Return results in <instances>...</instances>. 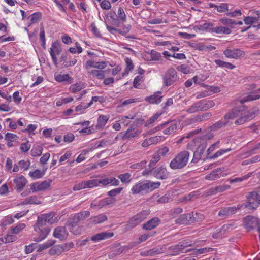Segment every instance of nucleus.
Segmentation results:
<instances>
[{
  "label": "nucleus",
  "instance_id": "aec40b11",
  "mask_svg": "<svg viewBox=\"0 0 260 260\" xmlns=\"http://www.w3.org/2000/svg\"><path fill=\"white\" fill-rule=\"evenodd\" d=\"M192 212L182 214L176 219V223L180 224H187L189 223H192Z\"/></svg>",
  "mask_w": 260,
  "mask_h": 260
},
{
  "label": "nucleus",
  "instance_id": "8fccbe9b",
  "mask_svg": "<svg viewBox=\"0 0 260 260\" xmlns=\"http://www.w3.org/2000/svg\"><path fill=\"white\" fill-rule=\"evenodd\" d=\"M252 174H253L252 172H249L247 175H245L241 177H238V178H236L235 179L230 180V183H235V182H241L244 180H246V179L249 178L251 176H252Z\"/></svg>",
  "mask_w": 260,
  "mask_h": 260
},
{
  "label": "nucleus",
  "instance_id": "c03bdc74",
  "mask_svg": "<svg viewBox=\"0 0 260 260\" xmlns=\"http://www.w3.org/2000/svg\"><path fill=\"white\" fill-rule=\"evenodd\" d=\"M117 18L123 23L125 22L126 20V16L121 7H119L118 9L117 14L116 15Z\"/></svg>",
  "mask_w": 260,
  "mask_h": 260
},
{
  "label": "nucleus",
  "instance_id": "4c0bfd02",
  "mask_svg": "<svg viewBox=\"0 0 260 260\" xmlns=\"http://www.w3.org/2000/svg\"><path fill=\"white\" fill-rule=\"evenodd\" d=\"M45 170L41 171L37 169L33 172H30L28 174L30 177L35 179L42 178L45 175Z\"/></svg>",
  "mask_w": 260,
  "mask_h": 260
},
{
  "label": "nucleus",
  "instance_id": "f704fd0d",
  "mask_svg": "<svg viewBox=\"0 0 260 260\" xmlns=\"http://www.w3.org/2000/svg\"><path fill=\"white\" fill-rule=\"evenodd\" d=\"M145 183L147 192L152 191L153 190L159 188L160 185V183L159 182H154L149 180H146Z\"/></svg>",
  "mask_w": 260,
  "mask_h": 260
},
{
  "label": "nucleus",
  "instance_id": "49530a36",
  "mask_svg": "<svg viewBox=\"0 0 260 260\" xmlns=\"http://www.w3.org/2000/svg\"><path fill=\"white\" fill-rule=\"evenodd\" d=\"M107 17H110V20H111V23L112 25L116 26V27H119L120 26V21L118 18H115L113 15V14L111 12H109L107 14Z\"/></svg>",
  "mask_w": 260,
  "mask_h": 260
},
{
  "label": "nucleus",
  "instance_id": "de8ad7c7",
  "mask_svg": "<svg viewBox=\"0 0 260 260\" xmlns=\"http://www.w3.org/2000/svg\"><path fill=\"white\" fill-rule=\"evenodd\" d=\"M43 148L41 146H36L34 147L31 150V154L32 156H38L41 155Z\"/></svg>",
  "mask_w": 260,
  "mask_h": 260
},
{
  "label": "nucleus",
  "instance_id": "7ed1b4c3",
  "mask_svg": "<svg viewBox=\"0 0 260 260\" xmlns=\"http://www.w3.org/2000/svg\"><path fill=\"white\" fill-rule=\"evenodd\" d=\"M150 214L149 210H143L134 216L126 224V229L129 230L145 220Z\"/></svg>",
  "mask_w": 260,
  "mask_h": 260
},
{
  "label": "nucleus",
  "instance_id": "7c9ffc66",
  "mask_svg": "<svg viewBox=\"0 0 260 260\" xmlns=\"http://www.w3.org/2000/svg\"><path fill=\"white\" fill-rule=\"evenodd\" d=\"M109 118V116L101 115L98 119L97 125L96 126L99 129L103 128L105 126Z\"/></svg>",
  "mask_w": 260,
  "mask_h": 260
},
{
  "label": "nucleus",
  "instance_id": "09e8293b",
  "mask_svg": "<svg viewBox=\"0 0 260 260\" xmlns=\"http://www.w3.org/2000/svg\"><path fill=\"white\" fill-rule=\"evenodd\" d=\"M90 214L89 211H83L76 214V215L77 216L79 220L81 221L88 218L90 216Z\"/></svg>",
  "mask_w": 260,
  "mask_h": 260
},
{
  "label": "nucleus",
  "instance_id": "0e129e2a",
  "mask_svg": "<svg viewBox=\"0 0 260 260\" xmlns=\"http://www.w3.org/2000/svg\"><path fill=\"white\" fill-rule=\"evenodd\" d=\"M84 182L86 188H92L98 185V179L90 180Z\"/></svg>",
  "mask_w": 260,
  "mask_h": 260
},
{
  "label": "nucleus",
  "instance_id": "473e14b6",
  "mask_svg": "<svg viewBox=\"0 0 260 260\" xmlns=\"http://www.w3.org/2000/svg\"><path fill=\"white\" fill-rule=\"evenodd\" d=\"M106 72V71L105 70H93L89 72V74L92 75L93 78L102 80L105 78Z\"/></svg>",
  "mask_w": 260,
  "mask_h": 260
},
{
  "label": "nucleus",
  "instance_id": "412c9836",
  "mask_svg": "<svg viewBox=\"0 0 260 260\" xmlns=\"http://www.w3.org/2000/svg\"><path fill=\"white\" fill-rule=\"evenodd\" d=\"M114 235L113 232H104L98 233L91 237V240L94 242L106 239L112 237Z\"/></svg>",
  "mask_w": 260,
  "mask_h": 260
},
{
  "label": "nucleus",
  "instance_id": "72a5a7b5",
  "mask_svg": "<svg viewBox=\"0 0 260 260\" xmlns=\"http://www.w3.org/2000/svg\"><path fill=\"white\" fill-rule=\"evenodd\" d=\"M202 111L206 110L215 106V103L211 100H202L200 101Z\"/></svg>",
  "mask_w": 260,
  "mask_h": 260
},
{
  "label": "nucleus",
  "instance_id": "c85d7f7f",
  "mask_svg": "<svg viewBox=\"0 0 260 260\" xmlns=\"http://www.w3.org/2000/svg\"><path fill=\"white\" fill-rule=\"evenodd\" d=\"M209 32H214L218 34H230L231 32L230 29L227 27L218 26L216 27L211 28L209 29Z\"/></svg>",
  "mask_w": 260,
  "mask_h": 260
},
{
  "label": "nucleus",
  "instance_id": "a878e982",
  "mask_svg": "<svg viewBox=\"0 0 260 260\" xmlns=\"http://www.w3.org/2000/svg\"><path fill=\"white\" fill-rule=\"evenodd\" d=\"M223 170L221 168H217L213 170L211 173L207 175L205 177L206 180H215L222 176Z\"/></svg>",
  "mask_w": 260,
  "mask_h": 260
},
{
  "label": "nucleus",
  "instance_id": "dca6fc26",
  "mask_svg": "<svg viewBox=\"0 0 260 260\" xmlns=\"http://www.w3.org/2000/svg\"><path fill=\"white\" fill-rule=\"evenodd\" d=\"M66 227L67 226H58L55 228L53 232L54 237L60 240L66 239L69 234Z\"/></svg>",
  "mask_w": 260,
  "mask_h": 260
},
{
  "label": "nucleus",
  "instance_id": "37998d69",
  "mask_svg": "<svg viewBox=\"0 0 260 260\" xmlns=\"http://www.w3.org/2000/svg\"><path fill=\"white\" fill-rule=\"evenodd\" d=\"M55 241L53 240H49L43 244L39 245L38 251L41 252L43 251L44 249H46L47 248H48L50 246H52L54 243Z\"/></svg>",
  "mask_w": 260,
  "mask_h": 260
},
{
  "label": "nucleus",
  "instance_id": "bf43d9fd",
  "mask_svg": "<svg viewBox=\"0 0 260 260\" xmlns=\"http://www.w3.org/2000/svg\"><path fill=\"white\" fill-rule=\"evenodd\" d=\"M25 227V224L24 223L19 224L16 226L12 228V229H11L12 233L15 234H17L22 230H23Z\"/></svg>",
  "mask_w": 260,
  "mask_h": 260
},
{
  "label": "nucleus",
  "instance_id": "4468645a",
  "mask_svg": "<svg viewBox=\"0 0 260 260\" xmlns=\"http://www.w3.org/2000/svg\"><path fill=\"white\" fill-rule=\"evenodd\" d=\"M51 182V181L48 182L47 181H44L41 182H37L32 183L30 185V190L33 192L44 190L50 187Z\"/></svg>",
  "mask_w": 260,
  "mask_h": 260
},
{
  "label": "nucleus",
  "instance_id": "052dcab7",
  "mask_svg": "<svg viewBox=\"0 0 260 260\" xmlns=\"http://www.w3.org/2000/svg\"><path fill=\"white\" fill-rule=\"evenodd\" d=\"M232 227L231 224H225L222 228L216 231V233L220 236L224 235L225 232Z\"/></svg>",
  "mask_w": 260,
  "mask_h": 260
},
{
  "label": "nucleus",
  "instance_id": "c756f323",
  "mask_svg": "<svg viewBox=\"0 0 260 260\" xmlns=\"http://www.w3.org/2000/svg\"><path fill=\"white\" fill-rule=\"evenodd\" d=\"M107 220V217L104 214H101L90 218V222L94 224H99Z\"/></svg>",
  "mask_w": 260,
  "mask_h": 260
},
{
  "label": "nucleus",
  "instance_id": "0eeeda50",
  "mask_svg": "<svg viewBox=\"0 0 260 260\" xmlns=\"http://www.w3.org/2000/svg\"><path fill=\"white\" fill-rule=\"evenodd\" d=\"M57 221V219L55 217V214L52 213L49 214H42L38 217L37 226H44L47 223L52 224Z\"/></svg>",
  "mask_w": 260,
  "mask_h": 260
},
{
  "label": "nucleus",
  "instance_id": "5701e85b",
  "mask_svg": "<svg viewBox=\"0 0 260 260\" xmlns=\"http://www.w3.org/2000/svg\"><path fill=\"white\" fill-rule=\"evenodd\" d=\"M14 183L16 184L17 190L20 191L25 186L27 180L23 176L21 175L14 180Z\"/></svg>",
  "mask_w": 260,
  "mask_h": 260
},
{
  "label": "nucleus",
  "instance_id": "2f4dec72",
  "mask_svg": "<svg viewBox=\"0 0 260 260\" xmlns=\"http://www.w3.org/2000/svg\"><path fill=\"white\" fill-rule=\"evenodd\" d=\"M200 111H202L200 101L194 103L186 110V112L189 114H192Z\"/></svg>",
  "mask_w": 260,
  "mask_h": 260
},
{
  "label": "nucleus",
  "instance_id": "ea45409f",
  "mask_svg": "<svg viewBox=\"0 0 260 260\" xmlns=\"http://www.w3.org/2000/svg\"><path fill=\"white\" fill-rule=\"evenodd\" d=\"M231 151V148H228L226 149H220L215 153L213 155L209 156L206 157V159H212L217 158L225 153L229 152Z\"/></svg>",
  "mask_w": 260,
  "mask_h": 260
},
{
  "label": "nucleus",
  "instance_id": "338daca9",
  "mask_svg": "<svg viewBox=\"0 0 260 260\" xmlns=\"http://www.w3.org/2000/svg\"><path fill=\"white\" fill-rule=\"evenodd\" d=\"M25 201L28 204H40L37 196H32L25 199Z\"/></svg>",
  "mask_w": 260,
  "mask_h": 260
},
{
  "label": "nucleus",
  "instance_id": "39448f33",
  "mask_svg": "<svg viewBox=\"0 0 260 260\" xmlns=\"http://www.w3.org/2000/svg\"><path fill=\"white\" fill-rule=\"evenodd\" d=\"M259 110L257 108H254L249 111H244L241 118H237L234 122L236 125H241L246 121L253 119L256 115L258 114Z\"/></svg>",
  "mask_w": 260,
  "mask_h": 260
},
{
  "label": "nucleus",
  "instance_id": "680f3d73",
  "mask_svg": "<svg viewBox=\"0 0 260 260\" xmlns=\"http://www.w3.org/2000/svg\"><path fill=\"white\" fill-rule=\"evenodd\" d=\"M123 190V187H118L115 189H113L107 192V194L110 197H115L121 193Z\"/></svg>",
  "mask_w": 260,
  "mask_h": 260
},
{
  "label": "nucleus",
  "instance_id": "a18cd8bd",
  "mask_svg": "<svg viewBox=\"0 0 260 260\" xmlns=\"http://www.w3.org/2000/svg\"><path fill=\"white\" fill-rule=\"evenodd\" d=\"M41 18V13L39 12H36L31 15L28 17V19H30V24H32L38 22Z\"/></svg>",
  "mask_w": 260,
  "mask_h": 260
},
{
  "label": "nucleus",
  "instance_id": "e433bc0d",
  "mask_svg": "<svg viewBox=\"0 0 260 260\" xmlns=\"http://www.w3.org/2000/svg\"><path fill=\"white\" fill-rule=\"evenodd\" d=\"M118 178H119L122 183H129L131 182V174L129 173H125L124 174H121L118 175Z\"/></svg>",
  "mask_w": 260,
  "mask_h": 260
},
{
  "label": "nucleus",
  "instance_id": "864d4df0",
  "mask_svg": "<svg viewBox=\"0 0 260 260\" xmlns=\"http://www.w3.org/2000/svg\"><path fill=\"white\" fill-rule=\"evenodd\" d=\"M255 13L256 16L255 17V24L253 25V27H255L257 29H260V13L258 12V11H255L254 10L250 11V13Z\"/></svg>",
  "mask_w": 260,
  "mask_h": 260
},
{
  "label": "nucleus",
  "instance_id": "cd10ccee",
  "mask_svg": "<svg viewBox=\"0 0 260 260\" xmlns=\"http://www.w3.org/2000/svg\"><path fill=\"white\" fill-rule=\"evenodd\" d=\"M140 133L138 130H135L134 128H128L125 132V134L122 135L121 138L122 139H129L137 137Z\"/></svg>",
  "mask_w": 260,
  "mask_h": 260
},
{
  "label": "nucleus",
  "instance_id": "423d86ee",
  "mask_svg": "<svg viewBox=\"0 0 260 260\" xmlns=\"http://www.w3.org/2000/svg\"><path fill=\"white\" fill-rule=\"evenodd\" d=\"M80 222L76 214L70 217L67 222L66 223V226L74 235H79L81 233V229L78 225V223Z\"/></svg>",
  "mask_w": 260,
  "mask_h": 260
},
{
  "label": "nucleus",
  "instance_id": "603ef678",
  "mask_svg": "<svg viewBox=\"0 0 260 260\" xmlns=\"http://www.w3.org/2000/svg\"><path fill=\"white\" fill-rule=\"evenodd\" d=\"M176 69L183 74H187L190 72L189 67L186 64H181L177 67Z\"/></svg>",
  "mask_w": 260,
  "mask_h": 260
},
{
  "label": "nucleus",
  "instance_id": "e2e57ef3",
  "mask_svg": "<svg viewBox=\"0 0 260 260\" xmlns=\"http://www.w3.org/2000/svg\"><path fill=\"white\" fill-rule=\"evenodd\" d=\"M204 219V216L203 214L200 213H193L192 223L195 222H199L203 220Z\"/></svg>",
  "mask_w": 260,
  "mask_h": 260
},
{
  "label": "nucleus",
  "instance_id": "1a4fd4ad",
  "mask_svg": "<svg viewBox=\"0 0 260 260\" xmlns=\"http://www.w3.org/2000/svg\"><path fill=\"white\" fill-rule=\"evenodd\" d=\"M244 225L248 231L255 227L258 229L260 226V219L252 216H247L244 219Z\"/></svg>",
  "mask_w": 260,
  "mask_h": 260
},
{
  "label": "nucleus",
  "instance_id": "3c124183",
  "mask_svg": "<svg viewBox=\"0 0 260 260\" xmlns=\"http://www.w3.org/2000/svg\"><path fill=\"white\" fill-rule=\"evenodd\" d=\"M151 60L159 61L161 59L162 56L160 53L154 50H152L150 52Z\"/></svg>",
  "mask_w": 260,
  "mask_h": 260
},
{
  "label": "nucleus",
  "instance_id": "9b49d317",
  "mask_svg": "<svg viewBox=\"0 0 260 260\" xmlns=\"http://www.w3.org/2000/svg\"><path fill=\"white\" fill-rule=\"evenodd\" d=\"M243 207V205H238L237 206L227 207L222 208L218 212V216L220 217H228L234 214L238 210Z\"/></svg>",
  "mask_w": 260,
  "mask_h": 260
},
{
  "label": "nucleus",
  "instance_id": "b1692460",
  "mask_svg": "<svg viewBox=\"0 0 260 260\" xmlns=\"http://www.w3.org/2000/svg\"><path fill=\"white\" fill-rule=\"evenodd\" d=\"M260 98V94L257 93L256 90L250 92L248 94L242 98L240 100V102L241 104L244 103L252 101L259 99Z\"/></svg>",
  "mask_w": 260,
  "mask_h": 260
},
{
  "label": "nucleus",
  "instance_id": "6ab92c4d",
  "mask_svg": "<svg viewBox=\"0 0 260 260\" xmlns=\"http://www.w3.org/2000/svg\"><path fill=\"white\" fill-rule=\"evenodd\" d=\"M153 174L158 179H166L168 178L169 173L166 168L160 167L154 170Z\"/></svg>",
  "mask_w": 260,
  "mask_h": 260
},
{
  "label": "nucleus",
  "instance_id": "69168bd1",
  "mask_svg": "<svg viewBox=\"0 0 260 260\" xmlns=\"http://www.w3.org/2000/svg\"><path fill=\"white\" fill-rule=\"evenodd\" d=\"M212 250L211 248H203L198 249H193L194 252L193 253L196 255L201 254L203 253H205L206 252H208Z\"/></svg>",
  "mask_w": 260,
  "mask_h": 260
},
{
  "label": "nucleus",
  "instance_id": "79ce46f5",
  "mask_svg": "<svg viewBox=\"0 0 260 260\" xmlns=\"http://www.w3.org/2000/svg\"><path fill=\"white\" fill-rule=\"evenodd\" d=\"M169 250L171 251V255H176L182 251L183 249L180 247V245L177 244L169 247Z\"/></svg>",
  "mask_w": 260,
  "mask_h": 260
},
{
  "label": "nucleus",
  "instance_id": "13d9d810",
  "mask_svg": "<svg viewBox=\"0 0 260 260\" xmlns=\"http://www.w3.org/2000/svg\"><path fill=\"white\" fill-rule=\"evenodd\" d=\"M18 164L20 168L24 170H27L30 167V162L29 160L25 161L24 160H22L18 162Z\"/></svg>",
  "mask_w": 260,
  "mask_h": 260
},
{
  "label": "nucleus",
  "instance_id": "f8f14e48",
  "mask_svg": "<svg viewBox=\"0 0 260 260\" xmlns=\"http://www.w3.org/2000/svg\"><path fill=\"white\" fill-rule=\"evenodd\" d=\"M35 230L39 233V237L35 238V241L40 242L44 239L49 234L50 229L48 227H43V226H37V223L35 225Z\"/></svg>",
  "mask_w": 260,
  "mask_h": 260
},
{
  "label": "nucleus",
  "instance_id": "f3484780",
  "mask_svg": "<svg viewBox=\"0 0 260 260\" xmlns=\"http://www.w3.org/2000/svg\"><path fill=\"white\" fill-rule=\"evenodd\" d=\"M114 202V199L109 198H106L98 202H92L90 205V207L92 208H95L96 207L101 208L106 205H108L113 203Z\"/></svg>",
  "mask_w": 260,
  "mask_h": 260
},
{
  "label": "nucleus",
  "instance_id": "c9c22d12",
  "mask_svg": "<svg viewBox=\"0 0 260 260\" xmlns=\"http://www.w3.org/2000/svg\"><path fill=\"white\" fill-rule=\"evenodd\" d=\"M55 79L59 82L67 81L70 83L72 82V78L68 74L55 75Z\"/></svg>",
  "mask_w": 260,
  "mask_h": 260
},
{
  "label": "nucleus",
  "instance_id": "f03ea898",
  "mask_svg": "<svg viewBox=\"0 0 260 260\" xmlns=\"http://www.w3.org/2000/svg\"><path fill=\"white\" fill-rule=\"evenodd\" d=\"M247 200V203L242 204L243 207L252 210H255L260 204V187L256 190L250 192Z\"/></svg>",
  "mask_w": 260,
  "mask_h": 260
},
{
  "label": "nucleus",
  "instance_id": "f257e3e1",
  "mask_svg": "<svg viewBox=\"0 0 260 260\" xmlns=\"http://www.w3.org/2000/svg\"><path fill=\"white\" fill-rule=\"evenodd\" d=\"M189 155V152L186 150L180 152L171 161L170 167L173 170L182 169L187 165Z\"/></svg>",
  "mask_w": 260,
  "mask_h": 260
},
{
  "label": "nucleus",
  "instance_id": "58836bf2",
  "mask_svg": "<svg viewBox=\"0 0 260 260\" xmlns=\"http://www.w3.org/2000/svg\"><path fill=\"white\" fill-rule=\"evenodd\" d=\"M228 123V120H225V121L221 120L218 121L211 126V129L212 131H216L226 126Z\"/></svg>",
  "mask_w": 260,
  "mask_h": 260
},
{
  "label": "nucleus",
  "instance_id": "4be33fe9",
  "mask_svg": "<svg viewBox=\"0 0 260 260\" xmlns=\"http://www.w3.org/2000/svg\"><path fill=\"white\" fill-rule=\"evenodd\" d=\"M160 219L157 217H154L143 224L142 228L146 230H151L157 226L160 222Z\"/></svg>",
  "mask_w": 260,
  "mask_h": 260
},
{
  "label": "nucleus",
  "instance_id": "774afa93",
  "mask_svg": "<svg viewBox=\"0 0 260 260\" xmlns=\"http://www.w3.org/2000/svg\"><path fill=\"white\" fill-rule=\"evenodd\" d=\"M82 86L79 83L72 85L70 88V90L73 93H76L80 91L82 89Z\"/></svg>",
  "mask_w": 260,
  "mask_h": 260
},
{
  "label": "nucleus",
  "instance_id": "393cba45",
  "mask_svg": "<svg viewBox=\"0 0 260 260\" xmlns=\"http://www.w3.org/2000/svg\"><path fill=\"white\" fill-rule=\"evenodd\" d=\"M161 92L157 91L153 94L145 98V101L150 104H158L161 101L162 96L161 95Z\"/></svg>",
  "mask_w": 260,
  "mask_h": 260
},
{
  "label": "nucleus",
  "instance_id": "2eb2a0df",
  "mask_svg": "<svg viewBox=\"0 0 260 260\" xmlns=\"http://www.w3.org/2000/svg\"><path fill=\"white\" fill-rule=\"evenodd\" d=\"M207 145V143L206 142H203L198 147L193 153V157L191 160V162L195 164L198 162L201 159Z\"/></svg>",
  "mask_w": 260,
  "mask_h": 260
},
{
  "label": "nucleus",
  "instance_id": "a19ab883",
  "mask_svg": "<svg viewBox=\"0 0 260 260\" xmlns=\"http://www.w3.org/2000/svg\"><path fill=\"white\" fill-rule=\"evenodd\" d=\"M63 251L62 246L60 245H56L52 247L49 250V254L50 255H60Z\"/></svg>",
  "mask_w": 260,
  "mask_h": 260
},
{
  "label": "nucleus",
  "instance_id": "9d476101",
  "mask_svg": "<svg viewBox=\"0 0 260 260\" xmlns=\"http://www.w3.org/2000/svg\"><path fill=\"white\" fill-rule=\"evenodd\" d=\"M244 112L242 108L235 107L228 112L224 116L225 120L233 119L235 118H241Z\"/></svg>",
  "mask_w": 260,
  "mask_h": 260
},
{
  "label": "nucleus",
  "instance_id": "a211bd4d",
  "mask_svg": "<svg viewBox=\"0 0 260 260\" xmlns=\"http://www.w3.org/2000/svg\"><path fill=\"white\" fill-rule=\"evenodd\" d=\"M145 181H139L135 184L131 189L133 194H137L143 192H147Z\"/></svg>",
  "mask_w": 260,
  "mask_h": 260
},
{
  "label": "nucleus",
  "instance_id": "bb28decb",
  "mask_svg": "<svg viewBox=\"0 0 260 260\" xmlns=\"http://www.w3.org/2000/svg\"><path fill=\"white\" fill-rule=\"evenodd\" d=\"M212 114L211 112L204 113L200 115H198L194 118L190 120V124L197 122H201L205 121L212 116Z\"/></svg>",
  "mask_w": 260,
  "mask_h": 260
},
{
  "label": "nucleus",
  "instance_id": "20e7f679",
  "mask_svg": "<svg viewBox=\"0 0 260 260\" xmlns=\"http://www.w3.org/2000/svg\"><path fill=\"white\" fill-rule=\"evenodd\" d=\"M178 79L177 72L172 67L169 68L162 77L163 84L166 86L174 84Z\"/></svg>",
  "mask_w": 260,
  "mask_h": 260
},
{
  "label": "nucleus",
  "instance_id": "5fc2aeb1",
  "mask_svg": "<svg viewBox=\"0 0 260 260\" xmlns=\"http://www.w3.org/2000/svg\"><path fill=\"white\" fill-rule=\"evenodd\" d=\"M163 253L162 247L154 248L147 251V255L153 256L157 254Z\"/></svg>",
  "mask_w": 260,
  "mask_h": 260
},
{
  "label": "nucleus",
  "instance_id": "ddd939ff",
  "mask_svg": "<svg viewBox=\"0 0 260 260\" xmlns=\"http://www.w3.org/2000/svg\"><path fill=\"white\" fill-rule=\"evenodd\" d=\"M61 52V48L59 43L57 41L55 42L52 44L50 48V54L53 60V63L57 66V58L56 55H59Z\"/></svg>",
  "mask_w": 260,
  "mask_h": 260
},
{
  "label": "nucleus",
  "instance_id": "4d7b16f0",
  "mask_svg": "<svg viewBox=\"0 0 260 260\" xmlns=\"http://www.w3.org/2000/svg\"><path fill=\"white\" fill-rule=\"evenodd\" d=\"M255 16H245V17H244V19H243L244 23L247 25H251V24L255 25Z\"/></svg>",
  "mask_w": 260,
  "mask_h": 260
},
{
  "label": "nucleus",
  "instance_id": "6e6552de",
  "mask_svg": "<svg viewBox=\"0 0 260 260\" xmlns=\"http://www.w3.org/2000/svg\"><path fill=\"white\" fill-rule=\"evenodd\" d=\"M223 54L228 58L238 59L244 56L245 52L239 49H226Z\"/></svg>",
  "mask_w": 260,
  "mask_h": 260
},
{
  "label": "nucleus",
  "instance_id": "6e6d98bb",
  "mask_svg": "<svg viewBox=\"0 0 260 260\" xmlns=\"http://www.w3.org/2000/svg\"><path fill=\"white\" fill-rule=\"evenodd\" d=\"M176 123H172L168 127L164 130L165 134L169 135L173 133L177 129Z\"/></svg>",
  "mask_w": 260,
  "mask_h": 260
}]
</instances>
